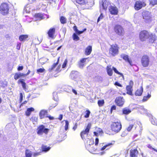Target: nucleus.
I'll use <instances>...</instances> for the list:
<instances>
[{"label":"nucleus","mask_w":157,"mask_h":157,"mask_svg":"<svg viewBox=\"0 0 157 157\" xmlns=\"http://www.w3.org/2000/svg\"><path fill=\"white\" fill-rule=\"evenodd\" d=\"M112 130L116 132H119L121 128V124L120 121L113 122L111 125Z\"/></svg>","instance_id":"nucleus-1"},{"label":"nucleus","mask_w":157,"mask_h":157,"mask_svg":"<svg viewBox=\"0 0 157 157\" xmlns=\"http://www.w3.org/2000/svg\"><path fill=\"white\" fill-rule=\"evenodd\" d=\"M114 30L115 33L120 36L124 35L125 31L124 28L120 25H116L114 28Z\"/></svg>","instance_id":"nucleus-2"},{"label":"nucleus","mask_w":157,"mask_h":157,"mask_svg":"<svg viewBox=\"0 0 157 157\" xmlns=\"http://www.w3.org/2000/svg\"><path fill=\"white\" fill-rule=\"evenodd\" d=\"M119 48L117 44H113L111 45L109 49V53L113 56L117 55L119 53Z\"/></svg>","instance_id":"nucleus-3"},{"label":"nucleus","mask_w":157,"mask_h":157,"mask_svg":"<svg viewBox=\"0 0 157 157\" xmlns=\"http://www.w3.org/2000/svg\"><path fill=\"white\" fill-rule=\"evenodd\" d=\"M9 9V7L6 3H3L0 6V12L2 15H5L8 13Z\"/></svg>","instance_id":"nucleus-4"},{"label":"nucleus","mask_w":157,"mask_h":157,"mask_svg":"<svg viewBox=\"0 0 157 157\" xmlns=\"http://www.w3.org/2000/svg\"><path fill=\"white\" fill-rule=\"evenodd\" d=\"M151 33L146 31H143L140 32V38L141 41H145L148 39L149 36L151 35Z\"/></svg>","instance_id":"nucleus-5"},{"label":"nucleus","mask_w":157,"mask_h":157,"mask_svg":"<svg viewBox=\"0 0 157 157\" xmlns=\"http://www.w3.org/2000/svg\"><path fill=\"white\" fill-rule=\"evenodd\" d=\"M37 133L39 135H42L43 134L46 135L48 133L49 129L46 128L43 125L39 126L37 129Z\"/></svg>","instance_id":"nucleus-6"},{"label":"nucleus","mask_w":157,"mask_h":157,"mask_svg":"<svg viewBox=\"0 0 157 157\" xmlns=\"http://www.w3.org/2000/svg\"><path fill=\"white\" fill-rule=\"evenodd\" d=\"M141 62L142 65L144 67H147L150 62L149 57L147 55L144 56L142 58Z\"/></svg>","instance_id":"nucleus-7"},{"label":"nucleus","mask_w":157,"mask_h":157,"mask_svg":"<svg viewBox=\"0 0 157 157\" xmlns=\"http://www.w3.org/2000/svg\"><path fill=\"white\" fill-rule=\"evenodd\" d=\"M143 18L146 22H148L151 21V13L147 11H144L142 13Z\"/></svg>","instance_id":"nucleus-8"},{"label":"nucleus","mask_w":157,"mask_h":157,"mask_svg":"<svg viewBox=\"0 0 157 157\" xmlns=\"http://www.w3.org/2000/svg\"><path fill=\"white\" fill-rule=\"evenodd\" d=\"M146 5V4L144 2L138 1L136 2L134 8L136 10H138L140 9L142 7L145 6Z\"/></svg>","instance_id":"nucleus-9"},{"label":"nucleus","mask_w":157,"mask_h":157,"mask_svg":"<svg viewBox=\"0 0 157 157\" xmlns=\"http://www.w3.org/2000/svg\"><path fill=\"white\" fill-rule=\"evenodd\" d=\"M91 128V124H88L85 130L82 131L80 134V136L82 140L85 139L84 135L86 134L87 135L89 132V130Z\"/></svg>","instance_id":"nucleus-10"},{"label":"nucleus","mask_w":157,"mask_h":157,"mask_svg":"<svg viewBox=\"0 0 157 157\" xmlns=\"http://www.w3.org/2000/svg\"><path fill=\"white\" fill-rule=\"evenodd\" d=\"M88 141H89V143H88V142H87V145L86 146L87 148L92 152L95 151L96 149V148L93 147H91V146L92 145H93L94 143V140L92 139H88Z\"/></svg>","instance_id":"nucleus-11"},{"label":"nucleus","mask_w":157,"mask_h":157,"mask_svg":"<svg viewBox=\"0 0 157 157\" xmlns=\"http://www.w3.org/2000/svg\"><path fill=\"white\" fill-rule=\"evenodd\" d=\"M115 101L118 106H122L123 105L124 102V100L122 97H118L116 98Z\"/></svg>","instance_id":"nucleus-12"},{"label":"nucleus","mask_w":157,"mask_h":157,"mask_svg":"<svg viewBox=\"0 0 157 157\" xmlns=\"http://www.w3.org/2000/svg\"><path fill=\"white\" fill-rule=\"evenodd\" d=\"M18 83H20L21 84L24 90L26 92H28L29 90L28 87L27 86L26 83L24 82V80L23 79H20L18 81Z\"/></svg>","instance_id":"nucleus-13"},{"label":"nucleus","mask_w":157,"mask_h":157,"mask_svg":"<svg viewBox=\"0 0 157 157\" xmlns=\"http://www.w3.org/2000/svg\"><path fill=\"white\" fill-rule=\"evenodd\" d=\"M121 56L126 62H128L131 66H132V60L129 58L128 55L124 54H122L121 55Z\"/></svg>","instance_id":"nucleus-14"},{"label":"nucleus","mask_w":157,"mask_h":157,"mask_svg":"<svg viewBox=\"0 0 157 157\" xmlns=\"http://www.w3.org/2000/svg\"><path fill=\"white\" fill-rule=\"evenodd\" d=\"M109 4V2L107 0H104L102 1L101 5H100V8L101 10L102 9L104 10H106Z\"/></svg>","instance_id":"nucleus-15"},{"label":"nucleus","mask_w":157,"mask_h":157,"mask_svg":"<svg viewBox=\"0 0 157 157\" xmlns=\"http://www.w3.org/2000/svg\"><path fill=\"white\" fill-rule=\"evenodd\" d=\"M55 32V28H51L48 32V36L52 39H53Z\"/></svg>","instance_id":"nucleus-16"},{"label":"nucleus","mask_w":157,"mask_h":157,"mask_svg":"<svg viewBox=\"0 0 157 157\" xmlns=\"http://www.w3.org/2000/svg\"><path fill=\"white\" fill-rule=\"evenodd\" d=\"M109 11L112 14H117L118 12V10L117 7L114 6H111L109 8Z\"/></svg>","instance_id":"nucleus-17"},{"label":"nucleus","mask_w":157,"mask_h":157,"mask_svg":"<svg viewBox=\"0 0 157 157\" xmlns=\"http://www.w3.org/2000/svg\"><path fill=\"white\" fill-rule=\"evenodd\" d=\"M138 151L136 149L131 150L130 151V157H137Z\"/></svg>","instance_id":"nucleus-18"},{"label":"nucleus","mask_w":157,"mask_h":157,"mask_svg":"<svg viewBox=\"0 0 157 157\" xmlns=\"http://www.w3.org/2000/svg\"><path fill=\"white\" fill-rule=\"evenodd\" d=\"M85 4L86 5H87L89 6L88 7V9L91 7L94 4V0H85Z\"/></svg>","instance_id":"nucleus-19"},{"label":"nucleus","mask_w":157,"mask_h":157,"mask_svg":"<svg viewBox=\"0 0 157 157\" xmlns=\"http://www.w3.org/2000/svg\"><path fill=\"white\" fill-rule=\"evenodd\" d=\"M156 37L155 34L151 33V34L149 36L148 39H149V41L150 42L153 43H154L156 41Z\"/></svg>","instance_id":"nucleus-20"},{"label":"nucleus","mask_w":157,"mask_h":157,"mask_svg":"<svg viewBox=\"0 0 157 157\" xmlns=\"http://www.w3.org/2000/svg\"><path fill=\"white\" fill-rule=\"evenodd\" d=\"M25 77V74L23 73L18 72L15 74L14 76V78L15 80H17L21 77Z\"/></svg>","instance_id":"nucleus-21"},{"label":"nucleus","mask_w":157,"mask_h":157,"mask_svg":"<svg viewBox=\"0 0 157 157\" xmlns=\"http://www.w3.org/2000/svg\"><path fill=\"white\" fill-rule=\"evenodd\" d=\"M47 113V111L44 110H41L39 113V116L40 117V119H42L44 118L45 117H46L47 115H46V114Z\"/></svg>","instance_id":"nucleus-22"},{"label":"nucleus","mask_w":157,"mask_h":157,"mask_svg":"<svg viewBox=\"0 0 157 157\" xmlns=\"http://www.w3.org/2000/svg\"><path fill=\"white\" fill-rule=\"evenodd\" d=\"M79 73L77 71H72L71 73V76L73 79L76 78L79 75Z\"/></svg>","instance_id":"nucleus-23"},{"label":"nucleus","mask_w":157,"mask_h":157,"mask_svg":"<svg viewBox=\"0 0 157 157\" xmlns=\"http://www.w3.org/2000/svg\"><path fill=\"white\" fill-rule=\"evenodd\" d=\"M60 57H58L56 63H55L51 66V67L49 68L48 69V71L49 72L51 71L56 67V66L58 64L59 60Z\"/></svg>","instance_id":"nucleus-24"},{"label":"nucleus","mask_w":157,"mask_h":157,"mask_svg":"<svg viewBox=\"0 0 157 157\" xmlns=\"http://www.w3.org/2000/svg\"><path fill=\"white\" fill-rule=\"evenodd\" d=\"M92 51V47L91 46H88L85 49V54L86 55H89Z\"/></svg>","instance_id":"nucleus-25"},{"label":"nucleus","mask_w":157,"mask_h":157,"mask_svg":"<svg viewBox=\"0 0 157 157\" xmlns=\"http://www.w3.org/2000/svg\"><path fill=\"white\" fill-rule=\"evenodd\" d=\"M143 91V88L142 86L137 90L135 92V95L136 96H140L141 95Z\"/></svg>","instance_id":"nucleus-26"},{"label":"nucleus","mask_w":157,"mask_h":157,"mask_svg":"<svg viewBox=\"0 0 157 157\" xmlns=\"http://www.w3.org/2000/svg\"><path fill=\"white\" fill-rule=\"evenodd\" d=\"M73 29L77 34L79 35L85 31L86 30V29H84L82 31H80L77 29V27L76 26H75L73 27Z\"/></svg>","instance_id":"nucleus-27"},{"label":"nucleus","mask_w":157,"mask_h":157,"mask_svg":"<svg viewBox=\"0 0 157 157\" xmlns=\"http://www.w3.org/2000/svg\"><path fill=\"white\" fill-rule=\"evenodd\" d=\"M139 110L142 114H147V110L145 109L143 106H140L139 108Z\"/></svg>","instance_id":"nucleus-28"},{"label":"nucleus","mask_w":157,"mask_h":157,"mask_svg":"<svg viewBox=\"0 0 157 157\" xmlns=\"http://www.w3.org/2000/svg\"><path fill=\"white\" fill-rule=\"evenodd\" d=\"M106 69L108 74L109 76H112L113 75V71L111 68V66H107Z\"/></svg>","instance_id":"nucleus-29"},{"label":"nucleus","mask_w":157,"mask_h":157,"mask_svg":"<svg viewBox=\"0 0 157 157\" xmlns=\"http://www.w3.org/2000/svg\"><path fill=\"white\" fill-rule=\"evenodd\" d=\"M132 87L127 86L126 88L127 93V94L132 95Z\"/></svg>","instance_id":"nucleus-30"},{"label":"nucleus","mask_w":157,"mask_h":157,"mask_svg":"<svg viewBox=\"0 0 157 157\" xmlns=\"http://www.w3.org/2000/svg\"><path fill=\"white\" fill-rule=\"evenodd\" d=\"M112 145V144L111 143H109L105 145H104L103 147L100 148V151H103L107 147V148L106 149V150L110 148V147Z\"/></svg>","instance_id":"nucleus-31"},{"label":"nucleus","mask_w":157,"mask_h":157,"mask_svg":"<svg viewBox=\"0 0 157 157\" xmlns=\"http://www.w3.org/2000/svg\"><path fill=\"white\" fill-rule=\"evenodd\" d=\"M34 109L33 108L31 107L27 109L26 111L25 112V114L27 116H29L32 111H33Z\"/></svg>","instance_id":"nucleus-32"},{"label":"nucleus","mask_w":157,"mask_h":157,"mask_svg":"<svg viewBox=\"0 0 157 157\" xmlns=\"http://www.w3.org/2000/svg\"><path fill=\"white\" fill-rule=\"evenodd\" d=\"M45 14L38 13L35 15V17L37 18V19L40 20L42 19L45 18L44 17Z\"/></svg>","instance_id":"nucleus-33"},{"label":"nucleus","mask_w":157,"mask_h":157,"mask_svg":"<svg viewBox=\"0 0 157 157\" xmlns=\"http://www.w3.org/2000/svg\"><path fill=\"white\" fill-rule=\"evenodd\" d=\"M28 35H21L19 37V40L21 41H24L25 40L28 38Z\"/></svg>","instance_id":"nucleus-34"},{"label":"nucleus","mask_w":157,"mask_h":157,"mask_svg":"<svg viewBox=\"0 0 157 157\" xmlns=\"http://www.w3.org/2000/svg\"><path fill=\"white\" fill-rule=\"evenodd\" d=\"M131 111L129 109L127 108H124L123 110V113L125 115H127L130 113Z\"/></svg>","instance_id":"nucleus-35"},{"label":"nucleus","mask_w":157,"mask_h":157,"mask_svg":"<svg viewBox=\"0 0 157 157\" xmlns=\"http://www.w3.org/2000/svg\"><path fill=\"white\" fill-rule=\"evenodd\" d=\"M50 147H48L46 146L43 145L42 147V151L47 152L50 150Z\"/></svg>","instance_id":"nucleus-36"},{"label":"nucleus","mask_w":157,"mask_h":157,"mask_svg":"<svg viewBox=\"0 0 157 157\" xmlns=\"http://www.w3.org/2000/svg\"><path fill=\"white\" fill-rule=\"evenodd\" d=\"M25 154V157H32V152L31 151L29 150H26Z\"/></svg>","instance_id":"nucleus-37"},{"label":"nucleus","mask_w":157,"mask_h":157,"mask_svg":"<svg viewBox=\"0 0 157 157\" xmlns=\"http://www.w3.org/2000/svg\"><path fill=\"white\" fill-rule=\"evenodd\" d=\"M60 21L61 23L64 24L66 22V18L62 16L60 17Z\"/></svg>","instance_id":"nucleus-38"},{"label":"nucleus","mask_w":157,"mask_h":157,"mask_svg":"<svg viewBox=\"0 0 157 157\" xmlns=\"http://www.w3.org/2000/svg\"><path fill=\"white\" fill-rule=\"evenodd\" d=\"M73 40L76 41L79 40V38L75 33L73 34Z\"/></svg>","instance_id":"nucleus-39"},{"label":"nucleus","mask_w":157,"mask_h":157,"mask_svg":"<svg viewBox=\"0 0 157 157\" xmlns=\"http://www.w3.org/2000/svg\"><path fill=\"white\" fill-rule=\"evenodd\" d=\"M90 111L89 110H87L85 112V114L84 117L86 118H88L90 115Z\"/></svg>","instance_id":"nucleus-40"},{"label":"nucleus","mask_w":157,"mask_h":157,"mask_svg":"<svg viewBox=\"0 0 157 157\" xmlns=\"http://www.w3.org/2000/svg\"><path fill=\"white\" fill-rule=\"evenodd\" d=\"M53 99L55 101H57L58 100V98L57 93L56 92L53 93Z\"/></svg>","instance_id":"nucleus-41"},{"label":"nucleus","mask_w":157,"mask_h":157,"mask_svg":"<svg viewBox=\"0 0 157 157\" xmlns=\"http://www.w3.org/2000/svg\"><path fill=\"white\" fill-rule=\"evenodd\" d=\"M98 104L99 106H101L103 105L104 101L103 100H99L98 101Z\"/></svg>","instance_id":"nucleus-42"},{"label":"nucleus","mask_w":157,"mask_h":157,"mask_svg":"<svg viewBox=\"0 0 157 157\" xmlns=\"http://www.w3.org/2000/svg\"><path fill=\"white\" fill-rule=\"evenodd\" d=\"M150 4L152 6L157 4V0H150Z\"/></svg>","instance_id":"nucleus-43"},{"label":"nucleus","mask_w":157,"mask_h":157,"mask_svg":"<svg viewBox=\"0 0 157 157\" xmlns=\"http://www.w3.org/2000/svg\"><path fill=\"white\" fill-rule=\"evenodd\" d=\"M77 3L80 4H85V1L84 0H75Z\"/></svg>","instance_id":"nucleus-44"},{"label":"nucleus","mask_w":157,"mask_h":157,"mask_svg":"<svg viewBox=\"0 0 157 157\" xmlns=\"http://www.w3.org/2000/svg\"><path fill=\"white\" fill-rule=\"evenodd\" d=\"M151 97V95L150 94H148L147 96H144L143 99V101H147L149 98Z\"/></svg>","instance_id":"nucleus-45"},{"label":"nucleus","mask_w":157,"mask_h":157,"mask_svg":"<svg viewBox=\"0 0 157 157\" xmlns=\"http://www.w3.org/2000/svg\"><path fill=\"white\" fill-rule=\"evenodd\" d=\"M113 71H114L116 73H117V74H118V75H121V76H123V74L119 72L117 70V69L115 67H113Z\"/></svg>","instance_id":"nucleus-46"},{"label":"nucleus","mask_w":157,"mask_h":157,"mask_svg":"<svg viewBox=\"0 0 157 157\" xmlns=\"http://www.w3.org/2000/svg\"><path fill=\"white\" fill-rule=\"evenodd\" d=\"M69 125V122L67 121H65V129L66 131L68 129Z\"/></svg>","instance_id":"nucleus-47"},{"label":"nucleus","mask_w":157,"mask_h":157,"mask_svg":"<svg viewBox=\"0 0 157 157\" xmlns=\"http://www.w3.org/2000/svg\"><path fill=\"white\" fill-rule=\"evenodd\" d=\"M104 17L102 13H101L100 16L98 17L97 20V22H98L100 20H102L103 19Z\"/></svg>","instance_id":"nucleus-48"},{"label":"nucleus","mask_w":157,"mask_h":157,"mask_svg":"<svg viewBox=\"0 0 157 157\" xmlns=\"http://www.w3.org/2000/svg\"><path fill=\"white\" fill-rule=\"evenodd\" d=\"M97 131L98 132L99 135H101L103 133V132L101 128H98V130H97Z\"/></svg>","instance_id":"nucleus-49"},{"label":"nucleus","mask_w":157,"mask_h":157,"mask_svg":"<svg viewBox=\"0 0 157 157\" xmlns=\"http://www.w3.org/2000/svg\"><path fill=\"white\" fill-rule=\"evenodd\" d=\"M67 59H65V60H64V62L62 65V67L63 68H65L67 64Z\"/></svg>","instance_id":"nucleus-50"},{"label":"nucleus","mask_w":157,"mask_h":157,"mask_svg":"<svg viewBox=\"0 0 157 157\" xmlns=\"http://www.w3.org/2000/svg\"><path fill=\"white\" fill-rule=\"evenodd\" d=\"M133 127V125L132 124H130L129 126L127 128V129L128 131H130L132 128Z\"/></svg>","instance_id":"nucleus-51"},{"label":"nucleus","mask_w":157,"mask_h":157,"mask_svg":"<svg viewBox=\"0 0 157 157\" xmlns=\"http://www.w3.org/2000/svg\"><path fill=\"white\" fill-rule=\"evenodd\" d=\"M114 85L120 87H122V86L117 82H116L114 83Z\"/></svg>","instance_id":"nucleus-52"},{"label":"nucleus","mask_w":157,"mask_h":157,"mask_svg":"<svg viewBox=\"0 0 157 157\" xmlns=\"http://www.w3.org/2000/svg\"><path fill=\"white\" fill-rule=\"evenodd\" d=\"M23 94L22 93H21L20 94V101L21 102L23 100Z\"/></svg>","instance_id":"nucleus-53"},{"label":"nucleus","mask_w":157,"mask_h":157,"mask_svg":"<svg viewBox=\"0 0 157 157\" xmlns=\"http://www.w3.org/2000/svg\"><path fill=\"white\" fill-rule=\"evenodd\" d=\"M31 120L33 121L36 122L37 120V118L36 117H33L31 118Z\"/></svg>","instance_id":"nucleus-54"},{"label":"nucleus","mask_w":157,"mask_h":157,"mask_svg":"<svg viewBox=\"0 0 157 157\" xmlns=\"http://www.w3.org/2000/svg\"><path fill=\"white\" fill-rule=\"evenodd\" d=\"M69 87L70 88V89H71L72 90V92L75 94H77V91H76L75 90V89H73L72 88V87L71 86H70Z\"/></svg>","instance_id":"nucleus-55"},{"label":"nucleus","mask_w":157,"mask_h":157,"mask_svg":"<svg viewBox=\"0 0 157 157\" xmlns=\"http://www.w3.org/2000/svg\"><path fill=\"white\" fill-rule=\"evenodd\" d=\"M41 152H36L34 153L33 154V156L34 157H36V156H37L40 155Z\"/></svg>","instance_id":"nucleus-56"},{"label":"nucleus","mask_w":157,"mask_h":157,"mask_svg":"<svg viewBox=\"0 0 157 157\" xmlns=\"http://www.w3.org/2000/svg\"><path fill=\"white\" fill-rule=\"evenodd\" d=\"M44 69L42 68H40L39 69L37 70V72L39 73H41L44 71Z\"/></svg>","instance_id":"nucleus-57"},{"label":"nucleus","mask_w":157,"mask_h":157,"mask_svg":"<svg viewBox=\"0 0 157 157\" xmlns=\"http://www.w3.org/2000/svg\"><path fill=\"white\" fill-rule=\"evenodd\" d=\"M86 59L87 58H83L82 59L80 60V63H83L86 62Z\"/></svg>","instance_id":"nucleus-58"},{"label":"nucleus","mask_w":157,"mask_h":157,"mask_svg":"<svg viewBox=\"0 0 157 157\" xmlns=\"http://www.w3.org/2000/svg\"><path fill=\"white\" fill-rule=\"evenodd\" d=\"M133 85V82L131 80L129 82V85H128V86L132 87Z\"/></svg>","instance_id":"nucleus-59"},{"label":"nucleus","mask_w":157,"mask_h":157,"mask_svg":"<svg viewBox=\"0 0 157 157\" xmlns=\"http://www.w3.org/2000/svg\"><path fill=\"white\" fill-rule=\"evenodd\" d=\"M99 142V139L98 138H96L95 140V145H97L98 144V143Z\"/></svg>","instance_id":"nucleus-60"},{"label":"nucleus","mask_w":157,"mask_h":157,"mask_svg":"<svg viewBox=\"0 0 157 157\" xmlns=\"http://www.w3.org/2000/svg\"><path fill=\"white\" fill-rule=\"evenodd\" d=\"M116 109V106L114 105H113L112 106L111 109V111L113 110H115Z\"/></svg>","instance_id":"nucleus-61"},{"label":"nucleus","mask_w":157,"mask_h":157,"mask_svg":"<svg viewBox=\"0 0 157 157\" xmlns=\"http://www.w3.org/2000/svg\"><path fill=\"white\" fill-rule=\"evenodd\" d=\"M23 68V66H19L17 68V70L18 71L22 70Z\"/></svg>","instance_id":"nucleus-62"},{"label":"nucleus","mask_w":157,"mask_h":157,"mask_svg":"<svg viewBox=\"0 0 157 157\" xmlns=\"http://www.w3.org/2000/svg\"><path fill=\"white\" fill-rule=\"evenodd\" d=\"M36 40H38V42L37 43H36V44H39L42 42V39L40 38V40H39V39L37 38Z\"/></svg>","instance_id":"nucleus-63"},{"label":"nucleus","mask_w":157,"mask_h":157,"mask_svg":"<svg viewBox=\"0 0 157 157\" xmlns=\"http://www.w3.org/2000/svg\"><path fill=\"white\" fill-rule=\"evenodd\" d=\"M46 117H48L49 118V119L50 120H53L54 119V118L53 117H51L50 116H46Z\"/></svg>","instance_id":"nucleus-64"}]
</instances>
